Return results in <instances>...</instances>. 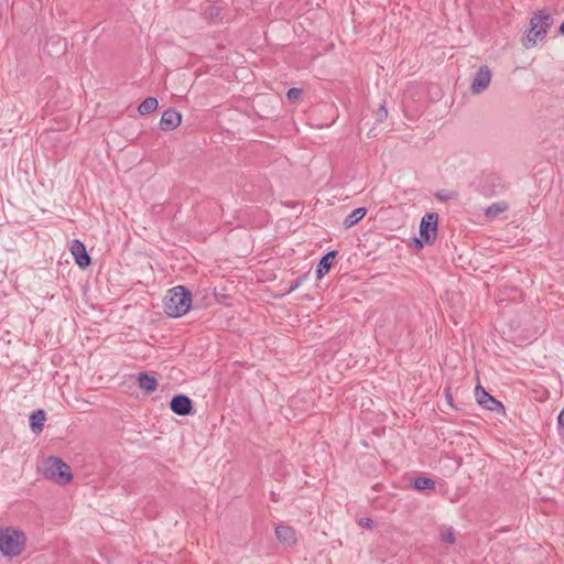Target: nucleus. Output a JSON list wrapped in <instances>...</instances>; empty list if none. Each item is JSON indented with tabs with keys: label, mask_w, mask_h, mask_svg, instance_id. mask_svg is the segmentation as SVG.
Returning a JSON list of instances; mask_svg holds the SVG:
<instances>
[{
	"label": "nucleus",
	"mask_w": 564,
	"mask_h": 564,
	"mask_svg": "<svg viewBox=\"0 0 564 564\" xmlns=\"http://www.w3.org/2000/svg\"><path fill=\"white\" fill-rule=\"evenodd\" d=\"M44 474L46 478L54 479L61 485H67L73 480L69 465L57 456H50L47 458Z\"/></svg>",
	"instance_id": "4"
},
{
	"label": "nucleus",
	"mask_w": 564,
	"mask_h": 564,
	"mask_svg": "<svg viewBox=\"0 0 564 564\" xmlns=\"http://www.w3.org/2000/svg\"><path fill=\"white\" fill-rule=\"evenodd\" d=\"M192 301V292L186 286H175L164 297V312L170 317H181L189 311Z\"/></svg>",
	"instance_id": "1"
},
{
	"label": "nucleus",
	"mask_w": 564,
	"mask_h": 564,
	"mask_svg": "<svg viewBox=\"0 0 564 564\" xmlns=\"http://www.w3.org/2000/svg\"><path fill=\"white\" fill-rule=\"evenodd\" d=\"M411 486L417 491L432 490L435 488V481L426 476H417L412 479Z\"/></svg>",
	"instance_id": "17"
},
{
	"label": "nucleus",
	"mask_w": 564,
	"mask_h": 564,
	"mask_svg": "<svg viewBox=\"0 0 564 564\" xmlns=\"http://www.w3.org/2000/svg\"><path fill=\"white\" fill-rule=\"evenodd\" d=\"M441 540L443 542L454 543L455 542V535H454L452 530H446L445 532L442 533Z\"/></svg>",
	"instance_id": "24"
},
{
	"label": "nucleus",
	"mask_w": 564,
	"mask_h": 564,
	"mask_svg": "<svg viewBox=\"0 0 564 564\" xmlns=\"http://www.w3.org/2000/svg\"><path fill=\"white\" fill-rule=\"evenodd\" d=\"M367 214L366 207H358L354 209L349 215L344 219L345 228H350L357 225Z\"/></svg>",
	"instance_id": "16"
},
{
	"label": "nucleus",
	"mask_w": 564,
	"mask_h": 564,
	"mask_svg": "<svg viewBox=\"0 0 564 564\" xmlns=\"http://www.w3.org/2000/svg\"><path fill=\"white\" fill-rule=\"evenodd\" d=\"M434 197L440 202H447L457 197V193L448 189H441L434 194Z\"/></svg>",
	"instance_id": "21"
},
{
	"label": "nucleus",
	"mask_w": 564,
	"mask_h": 564,
	"mask_svg": "<svg viewBox=\"0 0 564 564\" xmlns=\"http://www.w3.org/2000/svg\"><path fill=\"white\" fill-rule=\"evenodd\" d=\"M508 207L509 206L506 202L494 203L485 209V215L488 218H495L498 215L505 213Z\"/></svg>",
	"instance_id": "19"
},
{
	"label": "nucleus",
	"mask_w": 564,
	"mask_h": 564,
	"mask_svg": "<svg viewBox=\"0 0 564 564\" xmlns=\"http://www.w3.org/2000/svg\"><path fill=\"white\" fill-rule=\"evenodd\" d=\"M275 536L280 543L293 545L296 542L295 531L290 525H278Z\"/></svg>",
	"instance_id": "13"
},
{
	"label": "nucleus",
	"mask_w": 564,
	"mask_h": 564,
	"mask_svg": "<svg viewBox=\"0 0 564 564\" xmlns=\"http://www.w3.org/2000/svg\"><path fill=\"white\" fill-rule=\"evenodd\" d=\"M500 178L495 174L487 175L480 183V193L485 196H492L496 194L495 187L499 184Z\"/></svg>",
	"instance_id": "15"
},
{
	"label": "nucleus",
	"mask_w": 564,
	"mask_h": 564,
	"mask_svg": "<svg viewBox=\"0 0 564 564\" xmlns=\"http://www.w3.org/2000/svg\"><path fill=\"white\" fill-rule=\"evenodd\" d=\"M158 106L159 101L155 97H148L138 106V112L141 116H145L152 113L158 108Z\"/></svg>",
	"instance_id": "18"
},
{
	"label": "nucleus",
	"mask_w": 564,
	"mask_h": 564,
	"mask_svg": "<svg viewBox=\"0 0 564 564\" xmlns=\"http://www.w3.org/2000/svg\"><path fill=\"white\" fill-rule=\"evenodd\" d=\"M554 23L552 14L546 11H539L530 19V29L523 39V46L531 48L536 45L538 40L545 39L547 31Z\"/></svg>",
	"instance_id": "3"
},
{
	"label": "nucleus",
	"mask_w": 564,
	"mask_h": 564,
	"mask_svg": "<svg viewBox=\"0 0 564 564\" xmlns=\"http://www.w3.org/2000/svg\"><path fill=\"white\" fill-rule=\"evenodd\" d=\"M358 524L366 529H371L373 527V520L370 518H360Z\"/></svg>",
	"instance_id": "25"
},
{
	"label": "nucleus",
	"mask_w": 564,
	"mask_h": 564,
	"mask_svg": "<svg viewBox=\"0 0 564 564\" xmlns=\"http://www.w3.org/2000/svg\"><path fill=\"white\" fill-rule=\"evenodd\" d=\"M182 122V113L174 108L163 111L159 126L162 131H173Z\"/></svg>",
	"instance_id": "10"
},
{
	"label": "nucleus",
	"mask_w": 564,
	"mask_h": 564,
	"mask_svg": "<svg viewBox=\"0 0 564 564\" xmlns=\"http://www.w3.org/2000/svg\"><path fill=\"white\" fill-rule=\"evenodd\" d=\"M26 536L23 531L13 527L1 528L0 552L6 557L19 556L25 546Z\"/></svg>",
	"instance_id": "2"
},
{
	"label": "nucleus",
	"mask_w": 564,
	"mask_h": 564,
	"mask_svg": "<svg viewBox=\"0 0 564 564\" xmlns=\"http://www.w3.org/2000/svg\"><path fill=\"white\" fill-rule=\"evenodd\" d=\"M373 116H375V122L376 123H382L387 118H388V110L386 108V102H381L378 107V109H376L373 111Z\"/></svg>",
	"instance_id": "20"
},
{
	"label": "nucleus",
	"mask_w": 564,
	"mask_h": 564,
	"mask_svg": "<svg viewBox=\"0 0 564 564\" xmlns=\"http://www.w3.org/2000/svg\"><path fill=\"white\" fill-rule=\"evenodd\" d=\"M137 381L139 388L147 393L154 392L159 386L158 379L147 371L139 372Z\"/></svg>",
	"instance_id": "12"
},
{
	"label": "nucleus",
	"mask_w": 564,
	"mask_h": 564,
	"mask_svg": "<svg viewBox=\"0 0 564 564\" xmlns=\"http://www.w3.org/2000/svg\"><path fill=\"white\" fill-rule=\"evenodd\" d=\"M438 214L426 213L420 221L419 232L425 239L426 245H433L437 237Z\"/></svg>",
	"instance_id": "5"
},
{
	"label": "nucleus",
	"mask_w": 564,
	"mask_h": 564,
	"mask_svg": "<svg viewBox=\"0 0 564 564\" xmlns=\"http://www.w3.org/2000/svg\"><path fill=\"white\" fill-rule=\"evenodd\" d=\"M557 424H558V426L564 427V408L558 413Z\"/></svg>",
	"instance_id": "29"
},
{
	"label": "nucleus",
	"mask_w": 564,
	"mask_h": 564,
	"mask_svg": "<svg viewBox=\"0 0 564 564\" xmlns=\"http://www.w3.org/2000/svg\"><path fill=\"white\" fill-rule=\"evenodd\" d=\"M46 413L44 410L39 409L30 415V429L34 434H40L44 429Z\"/></svg>",
	"instance_id": "14"
},
{
	"label": "nucleus",
	"mask_w": 564,
	"mask_h": 564,
	"mask_svg": "<svg viewBox=\"0 0 564 564\" xmlns=\"http://www.w3.org/2000/svg\"><path fill=\"white\" fill-rule=\"evenodd\" d=\"M70 253L74 257L75 263L83 270L91 264V258L87 252L86 246L78 239L72 240Z\"/></svg>",
	"instance_id": "9"
},
{
	"label": "nucleus",
	"mask_w": 564,
	"mask_h": 564,
	"mask_svg": "<svg viewBox=\"0 0 564 564\" xmlns=\"http://www.w3.org/2000/svg\"><path fill=\"white\" fill-rule=\"evenodd\" d=\"M444 393H445V399H446L447 404L449 406L456 409V406L453 403V397H452V393H451V387H446L445 390H444Z\"/></svg>",
	"instance_id": "26"
},
{
	"label": "nucleus",
	"mask_w": 564,
	"mask_h": 564,
	"mask_svg": "<svg viewBox=\"0 0 564 564\" xmlns=\"http://www.w3.org/2000/svg\"><path fill=\"white\" fill-rule=\"evenodd\" d=\"M306 276H307V273L306 274H303V275H300L299 278H296L294 281H292L290 283V286L286 291L288 294L292 293L293 291H295L305 280H306Z\"/></svg>",
	"instance_id": "23"
},
{
	"label": "nucleus",
	"mask_w": 564,
	"mask_h": 564,
	"mask_svg": "<svg viewBox=\"0 0 564 564\" xmlns=\"http://www.w3.org/2000/svg\"><path fill=\"white\" fill-rule=\"evenodd\" d=\"M302 93L303 91L301 88H296V87L290 88L286 91V98L290 102L294 104L300 99Z\"/></svg>",
	"instance_id": "22"
},
{
	"label": "nucleus",
	"mask_w": 564,
	"mask_h": 564,
	"mask_svg": "<svg viewBox=\"0 0 564 564\" xmlns=\"http://www.w3.org/2000/svg\"><path fill=\"white\" fill-rule=\"evenodd\" d=\"M220 15V10L216 7H209V18L214 20Z\"/></svg>",
	"instance_id": "28"
},
{
	"label": "nucleus",
	"mask_w": 564,
	"mask_h": 564,
	"mask_svg": "<svg viewBox=\"0 0 564 564\" xmlns=\"http://www.w3.org/2000/svg\"><path fill=\"white\" fill-rule=\"evenodd\" d=\"M337 250L327 251L318 261L316 265V279L321 280L325 274L328 273L333 265V261L337 256Z\"/></svg>",
	"instance_id": "11"
},
{
	"label": "nucleus",
	"mask_w": 564,
	"mask_h": 564,
	"mask_svg": "<svg viewBox=\"0 0 564 564\" xmlns=\"http://www.w3.org/2000/svg\"><path fill=\"white\" fill-rule=\"evenodd\" d=\"M425 243V239L423 237L420 236V238H414L413 239V246L415 249H422L424 247Z\"/></svg>",
	"instance_id": "27"
},
{
	"label": "nucleus",
	"mask_w": 564,
	"mask_h": 564,
	"mask_svg": "<svg viewBox=\"0 0 564 564\" xmlns=\"http://www.w3.org/2000/svg\"><path fill=\"white\" fill-rule=\"evenodd\" d=\"M170 409L180 416H187L195 413L193 400L183 393L175 394L170 401Z\"/></svg>",
	"instance_id": "7"
},
{
	"label": "nucleus",
	"mask_w": 564,
	"mask_h": 564,
	"mask_svg": "<svg viewBox=\"0 0 564 564\" xmlns=\"http://www.w3.org/2000/svg\"><path fill=\"white\" fill-rule=\"evenodd\" d=\"M475 395L478 404L486 410L505 413V405L487 392L480 384L475 388Z\"/></svg>",
	"instance_id": "6"
},
{
	"label": "nucleus",
	"mask_w": 564,
	"mask_h": 564,
	"mask_svg": "<svg viewBox=\"0 0 564 564\" xmlns=\"http://www.w3.org/2000/svg\"><path fill=\"white\" fill-rule=\"evenodd\" d=\"M491 76V70L487 65L480 66L473 78L470 85L471 93L478 95L485 91L490 84Z\"/></svg>",
	"instance_id": "8"
}]
</instances>
